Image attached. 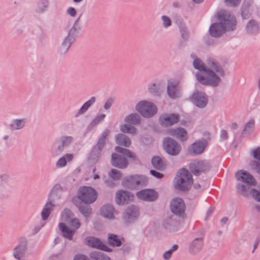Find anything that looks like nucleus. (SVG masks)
<instances>
[{"mask_svg": "<svg viewBox=\"0 0 260 260\" xmlns=\"http://www.w3.org/2000/svg\"><path fill=\"white\" fill-rule=\"evenodd\" d=\"M190 57L193 59V67L199 71L196 74L198 82L205 85L218 86L224 73L221 66L213 59H208L204 64L194 54H191Z\"/></svg>", "mask_w": 260, "mask_h": 260, "instance_id": "nucleus-1", "label": "nucleus"}, {"mask_svg": "<svg viewBox=\"0 0 260 260\" xmlns=\"http://www.w3.org/2000/svg\"><path fill=\"white\" fill-rule=\"evenodd\" d=\"M221 22L212 24L209 28L210 35L215 38L222 36L228 30H232L236 25V20L233 15L225 13L220 18Z\"/></svg>", "mask_w": 260, "mask_h": 260, "instance_id": "nucleus-2", "label": "nucleus"}, {"mask_svg": "<svg viewBox=\"0 0 260 260\" xmlns=\"http://www.w3.org/2000/svg\"><path fill=\"white\" fill-rule=\"evenodd\" d=\"M116 151L118 152L113 153L112 155V165L120 169L127 167L128 162L124 156L133 159L136 158V155L128 150L123 147H116Z\"/></svg>", "mask_w": 260, "mask_h": 260, "instance_id": "nucleus-3", "label": "nucleus"}, {"mask_svg": "<svg viewBox=\"0 0 260 260\" xmlns=\"http://www.w3.org/2000/svg\"><path fill=\"white\" fill-rule=\"evenodd\" d=\"M193 183L191 174L185 169H180L174 179V186L181 190H188Z\"/></svg>", "mask_w": 260, "mask_h": 260, "instance_id": "nucleus-4", "label": "nucleus"}, {"mask_svg": "<svg viewBox=\"0 0 260 260\" xmlns=\"http://www.w3.org/2000/svg\"><path fill=\"white\" fill-rule=\"evenodd\" d=\"M136 110L143 117L150 118L157 113V108L152 102L142 100L139 102L135 106Z\"/></svg>", "mask_w": 260, "mask_h": 260, "instance_id": "nucleus-5", "label": "nucleus"}, {"mask_svg": "<svg viewBox=\"0 0 260 260\" xmlns=\"http://www.w3.org/2000/svg\"><path fill=\"white\" fill-rule=\"evenodd\" d=\"M68 224L69 227L67 226L64 223L60 222L58 225L59 229L64 237L72 240L76 230L80 227L81 223L79 219L74 218Z\"/></svg>", "mask_w": 260, "mask_h": 260, "instance_id": "nucleus-6", "label": "nucleus"}, {"mask_svg": "<svg viewBox=\"0 0 260 260\" xmlns=\"http://www.w3.org/2000/svg\"><path fill=\"white\" fill-rule=\"evenodd\" d=\"M98 193L91 187L83 186L79 189L78 198L85 204H91L97 199Z\"/></svg>", "mask_w": 260, "mask_h": 260, "instance_id": "nucleus-7", "label": "nucleus"}, {"mask_svg": "<svg viewBox=\"0 0 260 260\" xmlns=\"http://www.w3.org/2000/svg\"><path fill=\"white\" fill-rule=\"evenodd\" d=\"M147 180L144 176L140 175L128 176L122 180V184L125 187L131 189H136L139 185L146 184Z\"/></svg>", "mask_w": 260, "mask_h": 260, "instance_id": "nucleus-8", "label": "nucleus"}, {"mask_svg": "<svg viewBox=\"0 0 260 260\" xmlns=\"http://www.w3.org/2000/svg\"><path fill=\"white\" fill-rule=\"evenodd\" d=\"M191 101L197 107L204 108L208 103V97L206 94L202 91L196 90L191 97Z\"/></svg>", "mask_w": 260, "mask_h": 260, "instance_id": "nucleus-9", "label": "nucleus"}, {"mask_svg": "<svg viewBox=\"0 0 260 260\" xmlns=\"http://www.w3.org/2000/svg\"><path fill=\"white\" fill-rule=\"evenodd\" d=\"M210 168L211 166L209 163L204 160L192 162L189 166L191 172L196 175L202 172L209 171Z\"/></svg>", "mask_w": 260, "mask_h": 260, "instance_id": "nucleus-10", "label": "nucleus"}, {"mask_svg": "<svg viewBox=\"0 0 260 260\" xmlns=\"http://www.w3.org/2000/svg\"><path fill=\"white\" fill-rule=\"evenodd\" d=\"M179 117L175 114H164L159 117V121L163 127H168L176 123Z\"/></svg>", "mask_w": 260, "mask_h": 260, "instance_id": "nucleus-11", "label": "nucleus"}, {"mask_svg": "<svg viewBox=\"0 0 260 260\" xmlns=\"http://www.w3.org/2000/svg\"><path fill=\"white\" fill-rule=\"evenodd\" d=\"M170 208L173 213L181 215L184 212L185 206L182 199L177 198L172 201Z\"/></svg>", "mask_w": 260, "mask_h": 260, "instance_id": "nucleus-12", "label": "nucleus"}, {"mask_svg": "<svg viewBox=\"0 0 260 260\" xmlns=\"http://www.w3.org/2000/svg\"><path fill=\"white\" fill-rule=\"evenodd\" d=\"M134 199V196L127 191L122 190L117 192L115 201L119 205L127 204L129 201H132Z\"/></svg>", "mask_w": 260, "mask_h": 260, "instance_id": "nucleus-13", "label": "nucleus"}, {"mask_svg": "<svg viewBox=\"0 0 260 260\" xmlns=\"http://www.w3.org/2000/svg\"><path fill=\"white\" fill-rule=\"evenodd\" d=\"M237 179L249 185H255V180L253 177L246 171H240L236 175Z\"/></svg>", "mask_w": 260, "mask_h": 260, "instance_id": "nucleus-14", "label": "nucleus"}, {"mask_svg": "<svg viewBox=\"0 0 260 260\" xmlns=\"http://www.w3.org/2000/svg\"><path fill=\"white\" fill-rule=\"evenodd\" d=\"M137 196L143 200L153 201L157 199V193L153 190L145 189L137 192Z\"/></svg>", "mask_w": 260, "mask_h": 260, "instance_id": "nucleus-15", "label": "nucleus"}, {"mask_svg": "<svg viewBox=\"0 0 260 260\" xmlns=\"http://www.w3.org/2000/svg\"><path fill=\"white\" fill-rule=\"evenodd\" d=\"M86 244L91 247L108 251L109 248L104 245L100 240L94 237H88L85 239Z\"/></svg>", "mask_w": 260, "mask_h": 260, "instance_id": "nucleus-16", "label": "nucleus"}, {"mask_svg": "<svg viewBox=\"0 0 260 260\" xmlns=\"http://www.w3.org/2000/svg\"><path fill=\"white\" fill-rule=\"evenodd\" d=\"M139 215V210L135 206L128 207L123 214V218L126 222H131Z\"/></svg>", "mask_w": 260, "mask_h": 260, "instance_id": "nucleus-17", "label": "nucleus"}, {"mask_svg": "<svg viewBox=\"0 0 260 260\" xmlns=\"http://www.w3.org/2000/svg\"><path fill=\"white\" fill-rule=\"evenodd\" d=\"M167 93L171 99H175L179 98L180 93L178 84L172 81H169L167 85Z\"/></svg>", "mask_w": 260, "mask_h": 260, "instance_id": "nucleus-18", "label": "nucleus"}, {"mask_svg": "<svg viewBox=\"0 0 260 260\" xmlns=\"http://www.w3.org/2000/svg\"><path fill=\"white\" fill-rule=\"evenodd\" d=\"M169 133L171 135L178 138L181 141H185L187 138L186 130L182 127L171 128L169 130Z\"/></svg>", "mask_w": 260, "mask_h": 260, "instance_id": "nucleus-19", "label": "nucleus"}, {"mask_svg": "<svg viewBox=\"0 0 260 260\" xmlns=\"http://www.w3.org/2000/svg\"><path fill=\"white\" fill-rule=\"evenodd\" d=\"M116 143L120 146H129L131 141L129 138L123 134H118L115 136Z\"/></svg>", "mask_w": 260, "mask_h": 260, "instance_id": "nucleus-20", "label": "nucleus"}, {"mask_svg": "<svg viewBox=\"0 0 260 260\" xmlns=\"http://www.w3.org/2000/svg\"><path fill=\"white\" fill-rule=\"evenodd\" d=\"M26 123V118H17L13 119L10 124V128L13 131L22 129Z\"/></svg>", "mask_w": 260, "mask_h": 260, "instance_id": "nucleus-21", "label": "nucleus"}, {"mask_svg": "<svg viewBox=\"0 0 260 260\" xmlns=\"http://www.w3.org/2000/svg\"><path fill=\"white\" fill-rule=\"evenodd\" d=\"M114 209L111 205H105L101 209V215L104 217L109 219L114 218Z\"/></svg>", "mask_w": 260, "mask_h": 260, "instance_id": "nucleus-22", "label": "nucleus"}, {"mask_svg": "<svg viewBox=\"0 0 260 260\" xmlns=\"http://www.w3.org/2000/svg\"><path fill=\"white\" fill-rule=\"evenodd\" d=\"M95 102V98L91 97L88 101H86L81 106V107L78 110L75 117H78V116L84 114L88 109V108L93 105Z\"/></svg>", "mask_w": 260, "mask_h": 260, "instance_id": "nucleus-23", "label": "nucleus"}, {"mask_svg": "<svg viewBox=\"0 0 260 260\" xmlns=\"http://www.w3.org/2000/svg\"><path fill=\"white\" fill-rule=\"evenodd\" d=\"M255 127V120L253 119L249 120L245 124L241 133L242 136H249L252 134Z\"/></svg>", "mask_w": 260, "mask_h": 260, "instance_id": "nucleus-24", "label": "nucleus"}, {"mask_svg": "<svg viewBox=\"0 0 260 260\" xmlns=\"http://www.w3.org/2000/svg\"><path fill=\"white\" fill-rule=\"evenodd\" d=\"M49 5V0H40L36 5L35 11L38 14H43L47 11Z\"/></svg>", "mask_w": 260, "mask_h": 260, "instance_id": "nucleus-25", "label": "nucleus"}, {"mask_svg": "<svg viewBox=\"0 0 260 260\" xmlns=\"http://www.w3.org/2000/svg\"><path fill=\"white\" fill-rule=\"evenodd\" d=\"M259 29L258 23L253 19L250 20L246 25V32L249 34L256 33Z\"/></svg>", "mask_w": 260, "mask_h": 260, "instance_id": "nucleus-26", "label": "nucleus"}, {"mask_svg": "<svg viewBox=\"0 0 260 260\" xmlns=\"http://www.w3.org/2000/svg\"><path fill=\"white\" fill-rule=\"evenodd\" d=\"M120 130L123 133L128 134L131 135H136L138 133V129L129 124H123L120 125Z\"/></svg>", "mask_w": 260, "mask_h": 260, "instance_id": "nucleus-27", "label": "nucleus"}, {"mask_svg": "<svg viewBox=\"0 0 260 260\" xmlns=\"http://www.w3.org/2000/svg\"><path fill=\"white\" fill-rule=\"evenodd\" d=\"M126 124H137L140 123L141 118L140 116L137 113H131L126 116L124 119Z\"/></svg>", "mask_w": 260, "mask_h": 260, "instance_id": "nucleus-28", "label": "nucleus"}, {"mask_svg": "<svg viewBox=\"0 0 260 260\" xmlns=\"http://www.w3.org/2000/svg\"><path fill=\"white\" fill-rule=\"evenodd\" d=\"M25 247L26 241H24L15 249L14 254L15 258L20 260L23 257Z\"/></svg>", "mask_w": 260, "mask_h": 260, "instance_id": "nucleus-29", "label": "nucleus"}, {"mask_svg": "<svg viewBox=\"0 0 260 260\" xmlns=\"http://www.w3.org/2000/svg\"><path fill=\"white\" fill-rule=\"evenodd\" d=\"M72 42L64 38L63 42L60 45L58 48V52L60 55L64 54L69 50Z\"/></svg>", "mask_w": 260, "mask_h": 260, "instance_id": "nucleus-30", "label": "nucleus"}, {"mask_svg": "<svg viewBox=\"0 0 260 260\" xmlns=\"http://www.w3.org/2000/svg\"><path fill=\"white\" fill-rule=\"evenodd\" d=\"M152 164L154 168L159 170H164L165 169L166 167L164 161L158 156L154 157L152 158Z\"/></svg>", "mask_w": 260, "mask_h": 260, "instance_id": "nucleus-31", "label": "nucleus"}, {"mask_svg": "<svg viewBox=\"0 0 260 260\" xmlns=\"http://www.w3.org/2000/svg\"><path fill=\"white\" fill-rule=\"evenodd\" d=\"M88 204H83L82 203L77 204V206L80 210V212L85 216L88 217L91 212L90 207Z\"/></svg>", "mask_w": 260, "mask_h": 260, "instance_id": "nucleus-32", "label": "nucleus"}, {"mask_svg": "<svg viewBox=\"0 0 260 260\" xmlns=\"http://www.w3.org/2000/svg\"><path fill=\"white\" fill-rule=\"evenodd\" d=\"M74 215L71 210L64 209L62 213L61 219L62 221L68 224L72 219H74Z\"/></svg>", "mask_w": 260, "mask_h": 260, "instance_id": "nucleus-33", "label": "nucleus"}, {"mask_svg": "<svg viewBox=\"0 0 260 260\" xmlns=\"http://www.w3.org/2000/svg\"><path fill=\"white\" fill-rule=\"evenodd\" d=\"M177 25L179 28L182 39L183 40H186L188 38L189 35L187 31L186 30L185 23L182 21L180 20L177 22Z\"/></svg>", "mask_w": 260, "mask_h": 260, "instance_id": "nucleus-34", "label": "nucleus"}, {"mask_svg": "<svg viewBox=\"0 0 260 260\" xmlns=\"http://www.w3.org/2000/svg\"><path fill=\"white\" fill-rule=\"evenodd\" d=\"M73 158V155L71 154H67L60 158L56 163L57 167H63L67 164V161H70Z\"/></svg>", "mask_w": 260, "mask_h": 260, "instance_id": "nucleus-35", "label": "nucleus"}, {"mask_svg": "<svg viewBox=\"0 0 260 260\" xmlns=\"http://www.w3.org/2000/svg\"><path fill=\"white\" fill-rule=\"evenodd\" d=\"M90 257L92 260H111L102 252H93L91 253Z\"/></svg>", "mask_w": 260, "mask_h": 260, "instance_id": "nucleus-36", "label": "nucleus"}, {"mask_svg": "<svg viewBox=\"0 0 260 260\" xmlns=\"http://www.w3.org/2000/svg\"><path fill=\"white\" fill-rule=\"evenodd\" d=\"M53 206V205L50 202L46 204L41 213L43 220H46L48 217Z\"/></svg>", "mask_w": 260, "mask_h": 260, "instance_id": "nucleus-37", "label": "nucleus"}, {"mask_svg": "<svg viewBox=\"0 0 260 260\" xmlns=\"http://www.w3.org/2000/svg\"><path fill=\"white\" fill-rule=\"evenodd\" d=\"M209 136L210 134L208 132L206 133V139L201 138L199 139L192 143L191 146H207L208 145V141L210 139Z\"/></svg>", "mask_w": 260, "mask_h": 260, "instance_id": "nucleus-38", "label": "nucleus"}, {"mask_svg": "<svg viewBox=\"0 0 260 260\" xmlns=\"http://www.w3.org/2000/svg\"><path fill=\"white\" fill-rule=\"evenodd\" d=\"M78 31L77 28L73 26L69 30L68 36L65 38L71 42H73L75 40L76 37L77 36Z\"/></svg>", "mask_w": 260, "mask_h": 260, "instance_id": "nucleus-39", "label": "nucleus"}, {"mask_svg": "<svg viewBox=\"0 0 260 260\" xmlns=\"http://www.w3.org/2000/svg\"><path fill=\"white\" fill-rule=\"evenodd\" d=\"M108 242L109 244L114 246H119L121 245V241L117 236L111 234L108 237Z\"/></svg>", "mask_w": 260, "mask_h": 260, "instance_id": "nucleus-40", "label": "nucleus"}, {"mask_svg": "<svg viewBox=\"0 0 260 260\" xmlns=\"http://www.w3.org/2000/svg\"><path fill=\"white\" fill-rule=\"evenodd\" d=\"M203 245L202 238H197L192 243V250L196 252L202 249Z\"/></svg>", "mask_w": 260, "mask_h": 260, "instance_id": "nucleus-41", "label": "nucleus"}, {"mask_svg": "<svg viewBox=\"0 0 260 260\" xmlns=\"http://www.w3.org/2000/svg\"><path fill=\"white\" fill-rule=\"evenodd\" d=\"M205 148V147H189L188 153L190 155L195 156L203 153Z\"/></svg>", "mask_w": 260, "mask_h": 260, "instance_id": "nucleus-42", "label": "nucleus"}, {"mask_svg": "<svg viewBox=\"0 0 260 260\" xmlns=\"http://www.w3.org/2000/svg\"><path fill=\"white\" fill-rule=\"evenodd\" d=\"M74 139L71 136H62L60 141L63 146H66L72 144L73 142Z\"/></svg>", "mask_w": 260, "mask_h": 260, "instance_id": "nucleus-43", "label": "nucleus"}, {"mask_svg": "<svg viewBox=\"0 0 260 260\" xmlns=\"http://www.w3.org/2000/svg\"><path fill=\"white\" fill-rule=\"evenodd\" d=\"M109 176L114 180H120L122 177L121 172L116 169H112L109 173Z\"/></svg>", "mask_w": 260, "mask_h": 260, "instance_id": "nucleus-44", "label": "nucleus"}, {"mask_svg": "<svg viewBox=\"0 0 260 260\" xmlns=\"http://www.w3.org/2000/svg\"><path fill=\"white\" fill-rule=\"evenodd\" d=\"M165 151L171 155L178 154L180 151V147H164Z\"/></svg>", "mask_w": 260, "mask_h": 260, "instance_id": "nucleus-45", "label": "nucleus"}, {"mask_svg": "<svg viewBox=\"0 0 260 260\" xmlns=\"http://www.w3.org/2000/svg\"><path fill=\"white\" fill-rule=\"evenodd\" d=\"M177 144V142L170 137H166L163 140L164 146H176Z\"/></svg>", "mask_w": 260, "mask_h": 260, "instance_id": "nucleus-46", "label": "nucleus"}, {"mask_svg": "<svg viewBox=\"0 0 260 260\" xmlns=\"http://www.w3.org/2000/svg\"><path fill=\"white\" fill-rule=\"evenodd\" d=\"M162 24L164 28H166L171 26L172 22L170 17L166 15L161 16Z\"/></svg>", "mask_w": 260, "mask_h": 260, "instance_id": "nucleus-47", "label": "nucleus"}, {"mask_svg": "<svg viewBox=\"0 0 260 260\" xmlns=\"http://www.w3.org/2000/svg\"><path fill=\"white\" fill-rule=\"evenodd\" d=\"M106 115L105 114H101L96 116L92 121V124L96 125L102 121L105 118Z\"/></svg>", "mask_w": 260, "mask_h": 260, "instance_id": "nucleus-48", "label": "nucleus"}, {"mask_svg": "<svg viewBox=\"0 0 260 260\" xmlns=\"http://www.w3.org/2000/svg\"><path fill=\"white\" fill-rule=\"evenodd\" d=\"M241 0H225V5L229 7H236L240 4Z\"/></svg>", "mask_w": 260, "mask_h": 260, "instance_id": "nucleus-49", "label": "nucleus"}, {"mask_svg": "<svg viewBox=\"0 0 260 260\" xmlns=\"http://www.w3.org/2000/svg\"><path fill=\"white\" fill-rule=\"evenodd\" d=\"M250 194L256 200L260 202V192L257 190L252 189L250 190Z\"/></svg>", "mask_w": 260, "mask_h": 260, "instance_id": "nucleus-50", "label": "nucleus"}, {"mask_svg": "<svg viewBox=\"0 0 260 260\" xmlns=\"http://www.w3.org/2000/svg\"><path fill=\"white\" fill-rule=\"evenodd\" d=\"M67 13L71 17H75L77 14V11L76 9L72 7H70L68 8Z\"/></svg>", "mask_w": 260, "mask_h": 260, "instance_id": "nucleus-51", "label": "nucleus"}, {"mask_svg": "<svg viewBox=\"0 0 260 260\" xmlns=\"http://www.w3.org/2000/svg\"><path fill=\"white\" fill-rule=\"evenodd\" d=\"M150 173L152 175L158 179L162 178L164 177V175L162 174L155 170H151Z\"/></svg>", "mask_w": 260, "mask_h": 260, "instance_id": "nucleus-52", "label": "nucleus"}, {"mask_svg": "<svg viewBox=\"0 0 260 260\" xmlns=\"http://www.w3.org/2000/svg\"><path fill=\"white\" fill-rule=\"evenodd\" d=\"M74 260H90L88 257L83 254L76 255Z\"/></svg>", "mask_w": 260, "mask_h": 260, "instance_id": "nucleus-53", "label": "nucleus"}, {"mask_svg": "<svg viewBox=\"0 0 260 260\" xmlns=\"http://www.w3.org/2000/svg\"><path fill=\"white\" fill-rule=\"evenodd\" d=\"M253 157L260 160V147H258L253 152Z\"/></svg>", "mask_w": 260, "mask_h": 260, "instance_id": "nucleus-54", "label": "nucleus"}, {"mask_svg": "<svg viewBox=\"0 0 260 260\" xmlns=\"http://www.w3.org/2000/svg\"><path fill=\"white\" fill-rule=\"evenodd\" d=\"M220 137L223 140H226L228 138V135L226 131L221 129L220 132Z\"/></svg>", "mask_w": 260, "mask_h": 260, "instance_id": "nucleus-55", "label": "nucleus"}, {"mask_svg": "<svg viewBox=\"0 0 260 260\" xmlns=\"http://www.w3.org/2000/svg\"><path fill=\"white\" fill-rule=\"evenodd\" d=\"M113 104V101L112 100H108L104 104V108L105 110H108L111 108Z\"/></svg>", "mask_w": 260, "mask_h": 260, "instance_id": "nucleus-56", "label": "nucleus"}, {"mask_svg": "<svg viewBox=\"0 0 260 260\" xmlns=\"http://www.w3.org/2000/svg\"><path fill=\"white\" fill-rule=\"evenodd\" d=\"M238 189L240 193L243 194L244 195L246 194L245 192L246 190V189L244 185H238Z\"/></svg>", "mask_w": 260, "mask_h": 260, "instance_id": "nucleus-57", "label": "nucleus"}, {"mask_svg": "<svg viewBox=\"0 0 260 260\" xmlns=\"http://www.w3.org/2000/svg\"><path fill=\"white\" fill-rule=\"evenodd\" d=\"M172 254V253L171 251H167L164 253V258L166 259H169L171 257Z\"/></svg>", "mask_w": 260, "mask_h": 260, "instance_id": "nucleus-58", "label": "nucleus"}, {"mask_svg": "<svg viewBox=\"0 0 260 260\" xmlns=\"http://www.w3.org/2000/svg\"><path fill=\"white\" fill-rule=\"evenodd\" d=\"M106 139L105 138H102V137H101L98 142V145L99 146H102V145H104L105 144V141H106Z\"/></svg>", "mask_w": 260, "mask_h": 260, "instance_id": "nucleus-59", "label": "nucleus"}, {"mask_svg": "<svg viewBox=\"0 0 260 260\" xmlns=\"http://www.w3.org/2000/svg\"><path fill=\"white\" fill-rule=\"evenodd\" d=\"M110 130L109 129H106L105 131V132L103 133L102 135L101 136V137L102 138H105L106 139H107V137L108 136V135H109L110 134Z\"/></svg>", "mask_w": 260, "mask_h": 260, "instance_id": "nucleus-60", "label": "nucleus"}, {"mask_svg": "<svg viewBox=\"0 0 260 260\" xmlns=\"http://www.w3.org/2000/svg\"><path fill=\"white\" fill-rule=\"evenodd\" d=\"M101 149L100 147H94V148L93 149L92 152H91V156H92V154L94 152H97L98 155H99L101 153ZM99 155H98V156Z\"/></svg>", "mask_w": 260, "mask_h": 260, "instance_id": "nucleus-61", "label": "nucleus"}, {"mask_svg": "<svg viewBox=\"0 0 260 260\" xmlns=\"http://www.w3.org/2000/svg\"><path fill=\"white\" fill-rule=\"evenodd\" d=\"M178 246L177 245H176V244L174 245L173 246V247H172L171 249L170 250V251H171V252L172 253L173 251H175V250H176L178 249Z\"/></svg>", "mask_w": 260, "mask_h": 260, "instance_id": "nucleus-62", "label": "nucleus"}, {"mask_svg": "<svg viewBox=\"0 0 260 260\" xmlns=\"http://www.w3.org/2000/svg\"><path fill=\"white\" fill-rule=\"evenodd\" d=\"M2 139L6 141L9 139V136L8 135H5L4 136H3Z\"/></svg>", "mask_w": 260, "mask_h": 260, "instance_id": "nucleus-63", "label": "nucleus"}, {"mask_svg": "<svg viewBox=\"0 0 260 260\" xmlns=\"http://www.w3.org/2000/svg\"><path fill=\"white\" fill-rule=\"evenodd\" d=\"M228 221V218H226V217H224L221 220V221L223 223H225Z\"/></svg>", "mask_w": 260, "mask_h": 260, "instance_id": "nucleus-64", "label": "nucleus"}]
</instances>
